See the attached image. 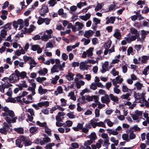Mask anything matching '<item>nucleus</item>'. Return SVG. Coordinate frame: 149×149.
<instances>
[{
  "instance_id": "obj_1",
  "label": "nucleus",
  "mask_w": 149,
  "mask_h": 149,
  "mask_svg": "<svg viewBox=\"0 0 149 149\" xmlns=\"http://www.w3.org/2000/svg\"><path fill=\"white\" fill-rule=\"evenodd\" d=\"M19 78L18 77L16 73L15 72L12 74L9 77H5L3 78V80L5 81L10 82L11 83H14L17 82L19 80Z\"/></svg>"
},
{
  "instance_id": "obj_2",
  "label": "nucleus",
  "mask_w": 149,
  "mask_h": 149,
  "mask_svg": "<svg viewBox=\"0 0 149 149\" xmlns=\"http://www.w3.org/2000/svg\"><path fill=\"white\" fill-rule=\"evenodd\" d=\"M49 12V9L48 6L45 4L42 5L41 8L39 10V13L40 15L44 17L46 14Z\"/></svg>"
},
{
  "instance_id": "obj_3",
  "label": "nucleus",
  "mask_w": 149,
  "mask_h": 149,
  "mask_svg": "<svg viewBox=\"0 0 149 149\" xmlns=\"http://www.w3.org/2000/svg\"><path fill=\"white\" fill-rule=\"evenodd\" d=\"M93 143L90 140L86 141L84 144V145H81L80 146V149H91L90 146Z\"/></svg>"
},
{
  "instance_id": "obj_4",
  "label": "nucleus",
  "mask_w": 149,
  "mask_h": 149,
  "mask_svg": "<svg viewBox=\"0 0 149 149\" xmlns=\"http://www.w3.org/2000/svg\"><path fill=\"white\" fill-rule=\"evenodd\" d=\"M101 100L103 103H105L108 104L110 102V100L109 95L106 94L104 96H102L101 98Z\"/></svg>"
},
{
  "instance_id": "obj_5",
  "label": "nucleus",
  "mask_w": 149,
  "mask_h": 149,
  "mask_svg": "<svg viewBox=\"0 0 149 149\" xmlns=\"http://www.w3.org/2000/svg\"><path fill=\"white\" fill-rule=\"evenodd\" d=\"M15 72L16 73L19 78L20 77L21 79H24L26 77V73L25 72L22 71L20 72L17 70H16L15 71Z\"/></svg>"
},
{
  "instance_id": "obj_6",
  "label": "nucleus",
  "mask_w": 149,
  "mask_h": 149,
  "mask_svg": "<svg viewBox=\"0 0 149 149\" xmlns=\"http://www.w3.org/2000/svg\"><path fill=\"white\" fill-rule=\"evenodd\" d=\"M94 32L91 30H89L86 31L84 34V36L87 38H89L90 36H92Z\"/></svg>"
},
{
  "instance_id": "obj_7",
  "label": "nucleus",
  "mask_w": 149,
  "mask_h": 149,
  "mask_svg": "<svg viewBox=\"0 0 149 149\" xmlns=\"http://www.w3.org/2000/svg\"><path fill=\"white\" fill-rule=\"evenodd\" d=\"M113 36L117 39L119 40L121 37L120 30L118 29H116L115 32L113 35Z\"/></svg>"
},
{
  "instance_id": "obj_8",
  "label": "nucleus",
  "mask_w": 149,
  "mask_h": 149,
  "mask_svg": "<svg viewBox=\"0 0 149 149\" xmlns=\"http://www.w3.org/2000/svg\"><path fill=\"white\" fill-rule=\"evenodd\" d=\"M74 76V75L71 72H68V74L66 75L65 77L68 80L70 81L73 79Z\"/></svg>"
},
{
  "instance_id": "obj_9",
  "label": "nucleus",
  "mask_w": 149,
  "mask_h": 149,
  "mask_svg": "<svg viewBox=\"0 0 149 149\" xmlns=\"http://www.w3.org/2000/svg\"><path fill=\"white\" fill-rule=\"evenodd\" d=\"M110 100L111 101L117 102L119 101L118 98L117 96H114L113 94L110 93L109 95Z\"/></svg>"
},
{
  "instance_id": "obj_10",
  "label": "nucleus",
  "mask_w": 149,
  "mask_h": 149,
  "mask_svg": "<svg viewBox=\"0 0 149 149\" xmlns=\"http://www.w3.org/2000/svg\"><path fill=\"white\" fill-rule=\"evenodd\" d=\"M109 65V62L108 61H105L102 65V69L101 70V72L103 73L107 71V66Z\"/></svg>"
},
{
  "instance_id": "obj_11",
  "label": "nucleus",
  "mask_w": 149,
  "mask_h": 149,
  "mask_svg": "<svg viewBox=\"0 0 149 149\" xmlns=\"http://www.w3.org/2000/svg\"><path fill=\"white\" fill-rule=\"evenodd\" d=\"M131 33L134 35L135 36H138L139 33V31H138L137 30L133 27H131L130 29Z\"/></svg>"
},
{
  "instance_id": "obj_12",
  "label": "nucleus",
  "mask_w": 149,
  "mask_h": 149,
  "mask_svg": "<svg viewBox=\"0 0 149 149\" xmlns=\"http://www.w3.org/2000/svg\"><path fill=\"white\" fill-rule=\"evenodd\" d=\"M88 137L90 139L89 140L91 141L93 143V141L95 140L96 138V134L94 132L92 133L90 135L88 136Z\"/></svg>"
},
{
  "instance_id": "obj_13",
  "label": "nucleus",
  "mask_w": 149,
  "mask_h": 149,
  "mask_svg": "<svg viewBox=\"0 0 149 149\" xmlns=\"http://www.w3.org/2000/svg\"><path fill=\"white\" fill-rule=\"evenodd\" d=\"M75 24H76V26L77 31H79L82 29L84 26V25L83 23L78 22H76Z\"/></svg>"
},
{
  "instance_id": "obj_14",
  "label": "nucleus",
  "mask_w": 149,
  "mask_h": 149,
  "mask_svg": "<svg viewBox=\"0 0 149 149\" xmlns=\"http://www.w3.org/2000/svg\"><path fill=\"white\" fill-rule=\"evenodd\" d=\"M2 81L4 82V83H3V84L4 85V88H9L10 87H11L13 86L10 83V82H8V81H4L3 80V78L2 79Z\"/></svg>"
},
{
  "instance_id": "obj_15",
  "label": "nucleus",
  "mask_w": 149,
  "mask_h": 149,
  "mask_svg": "<svg viewBox=\"0 0 149 149\" xmlns=\"http://www.w3.org/2000/svg\"><path fill=\"white\" fill-rule=\"evenodd\" d=\"M48 70L46 68H43L38 71V73L40 75H44L47 73Z\"/></svg>"
},
{
  "instance_id": "obj_16",
  "label": "nucleus",
  "mask_w": 149,
  "mask_h": 149,
  "mask_svg": "<svg viewBox=\"0 0 149 149\" xmlns=\"http://www.w3.org/2000/svg\"><path fill=\"white\" fill-rule=\"evenodd\" d=\"M115 17H111L107 19L106 22V24H108L109 23L113 24L115 21Z\"/></svg>"
},
{
  "instance_id": "obj_17",
  "label": "nucleus",
  "mask_w": 149,
  "mask_h": 149,
  "mask_svg": "<svg viewBox=\"0 0 149 149\" xmlns=\"http://www.w3.org/2000/svg\"><path fill=\"white\" fill-rule=\"evenodd\" d=\"M77 87V88H80L81 86H83L84 84L85 83L82 80L77 81L76 82Z\"/></svg>"
},
{
  "instance_id": "obj_18",
  "label": "nucleus",
  "mask_w": 149,
  "mask_h": 149,
  "mask_svg": "<svg viewBox=\"0 0 149 149\" xmlns=\"http://www.w3.org/2000/svg\"><path fill=\"white\" fill-rule=\"evenodd\" d=\"M136 39V36L135 35H132L130 37H127L125 38L126 40L128 42L134 41Z\"/></svg>"
},
{
  "instance_id": "obj_19",
  "label": "nucleus",
  "mask_w": 149,
  "mask_h": 149,
  "mask_svg": "<svg viewBox=\"0 0 149 149\" xmlns=\"http://www.w3.org/2000/svg\"><path fill=\"white\" fill-rule=\"evenodd\" d=\"M38 91L39 94H42L47 92V90L46 89H43L42 87L40 85L39 87Z\"/></svg>"
},
{
  "instance_id": "obj_20",
  "label": "nucleus",
  "mask_w": 149,
  "mask_h": 149,
  "mask_svg": "<svg viewBox=\"0 0 149 149\" xmlns=\"http://www.w3.org/2000/svg\"><path fill=\"white\" fill-rule=\"evenodd\" d=\"M93 48L90 47L88 50H86V52L87 53V55L88 57H90L93 56Z\"/></svg>"
},
{
  "instance_id": "obj_21",
  "label": "nucleus",
  "mask_w": 149,
  "mask_h": 149,
  "mask_svg": "<svg viewBox=\"0 0 149 149\" xmlns=\"http://www.w3.org/2000/svg\"><path fill=\"white\" fill-rule=\"evenodd\" d=\"M14 130L15 131L20 134H23L24 133V130L22 127L15 128Z\"/></svg>"
},
{
  "instance_id": "obj_22",
  "label": "nucleus",
  "mask_w": 149,
  "mask_h": 149,
  "mask_svg": "<svg viewBox=\"0 0 149 149\" xmlns=\"http://www.w3.org/2000/svg\"><path fill=\"white\" fill-rule=\"evenodd\" d=\"M80 68L81 69L87 70L88 69V65H85L84 62H81L80 63Z\"/></svg>"
},
{
  "instance_id": "obj_23",
  "label": "nucleus",
  "mask_w": 149,
  "mask_h": 149,
  "mask_svg": "<svg viewBox=\"0 0 149 149\" xmlns=\"http://www.w3.org/2000/svg\"><path fill=\"white\" fill-rule=\"evenodd\" d=\"M15 143L17 146L19 148H21L23 146V143L22 144V141L20 139H16Z\"/></svg>"
},
{
  "instance_id": "obj_24",
  "label": "nucleus",
  "mask_w": 149,
  "mask_h": 149,
  "mask_svg": "<svg viewBox=\"0 0 149 149\" xmlns=\"http://www.w3.org/2000/svg\"><path fill=\"white\" fill-rule=\"evenodd\" d=\"M149 59V55L148 56H143L141 57V61L142 63H146V61Z\"/></svg>"
},
{
  "instance_id": "obj_25",
  "label": "nucleus",
  "mask_w": 149,
  "mask_h": 149,
  "mask_svg": "<svg viewBox=\"0 0 149 149\" xmlns=\"http://www.w3.org/2000/svg\"><path fill=\"white\" fill-rule=\"evenodd\" d=\"M130 132V135H129V139H135L136 137V135L134 134V132L131 130H129Z\"/></svg>"
},
{
  "instance_id": "obj_26",
  "label": "nucleus",
  "mask_w": 149,
  "mask_h": 149,
  "mask_svg": "<svg viewBox=\"0 0 149 149\" xmlns=\"http://www.w3.org/2000/svg\"><path fill=\"white\" fill-rule=\"evenodd\" d=\"M45 132L47 134V135L49 136H51L52 135V133L51 132L52 131L51 130L49 129L47 126L45 127Z\"/></svg>"
},
{
  "instance_id": "obj_27",
  "label": "nucleus",
  "mask_w": 149,
  "mask_h": 149,
  "mask_svg": "<svg viewBox=\"0 0 149 149\" xmlns=\"http://www.w3.org/2000/svg\"><path fill=\"white\" fill-rule=\"evenodd\" d=\"M36 124L39 126L42 127H45L47 126V123L46 122H44L43 123H41L39 121H38L36 123Z\"/></svg>"
},
{
  "instance_id": "obj_28",
  "label": "nucleus",
  "mask_w": 149,
  "mask_h": 149,
  "mask_svg": "<svg viewBox=\"0 0 149 149\" xmlns=\"http://www.w3.org/2000/svg\"><path fill=\"white\" fill-rule=\"evenodd\" d=\"M59 77L58 75H56L54 78H52L51 83L54 84H56L57 83V81L59 79Z\"/></svg>"
},
{
  "instance_id": "obj_29",
  "label": "nucleus",
  "mask_w": 149,
  "mask_h": 149,
  "mask_svg": "<svg viewBox=\"0 0 149 149\" xmlns=\"http://www.w3.org/2000/svg\"><path fill=\"white\" fill-rule=\"evenodd\" d=\"M81 41L82 42H84V45H87L90 42L91 40L89 39L83 38H82Z\"/></svg>"
},
{
  "instance_id": "obj_30",
  "label": "nucleus",
  "mask_w": 149,
  "mask_h": 149,
  "mask_svg": "<svg viewBox=\"0 0 149 149\" xmlns=\"http://www.w3.org/2000/svg\"><path fill=\"white\" fill-rule=\"evenodd\" d=\"M134 97L136 100H139L140 99H142V96L139 94V93H136V92H134Z\"/></svg>"
},
{
  "instance_id": "obj_31",
  "label": "nucleus",
  "mask_w": 149,
  "mask_h": 149,
  "mask_svg": "<svg viewBox=\"0 0 149 149\" xmlns=\"http://www.w3.org/2000/svg\"><path fill=\"white\" fill-rule=\"evenodd\" d=\"M134 85L136 86L137 90H140L143 84L137 81L134 84Z\"/></svg>"
},
{
  "instance_id": "obj_32",
  "label": "nucleus",
  "mask_w": 149,
  "mask_h": 149,
  "mask_svg": "<svg viewBox=\"0 0 149 149\" xmlns=\"http://www.w3.org/2000/svg\"><path fill=\"white\" fill-rule=\"evenodd\" d=\"M7 31V30H6V29H4L1 31V35L3 38H5L6 36Z\"/></svg>"
},
{
  "instance_id": "obj_33",
  "label": "nucleus",
  "mask_w": 149,
  "mask_h": 149,
  "mask_svg": "<svg viewBox=\"0 0 149 149\" xmlns=\"http://www.w3.org/2000/svg\"><path fill=\"white\" fill-rule=\"evenodd\" d=\"M38 130V128L35 126L31 127L29 129L30 132L32 134L36 132Z\"/></svg>"
},
{
  "instance_id": "obj_34",
  "label": "nucleus",
  "mask_w": 149,
  "mask_h": 149,
  "mask_svg": "<svg viewBox=\"0 0 149 149\" xmlns=\"http://www.w3.org/2000/svg\"><path fill=\"white\" fill-rule=\"evenodd\" d=\"M57 66L55 65H53V67L51 69V72L52 73H54L55 72H58V70L57 69Z\"/></svg>"
},
{
  "instance_id": "obj_35",
  "label": "nucleus",
  "mask_w": 149,
  "mask_h": 149,
  "mask_svg": "<svg viewBox=\"0 0 149 149\" xmlns=\"http://www.w3.org/2000/svg\"><path fill=\"white\" fill-rule=\"evenodd\" d=\"M49 38V36L46 34H44L41 37V39L45 41H47Z\"/></svg>"
},
{
  "instance_id": "obj_36",
  "label": "nucleus",
  "mask_w": 149,
  "mask_h": 149,
  "mask_svg": "<svg viewBox=\"0 0 149 149\" xmlns=\"http://www.w3.org/2000/svg\"><path fill=\"white\" fill-rule=\"evenodd\" d=\"M50 6H54L56 3V0H50L48 2Z\"/></svg>"
},
{
  "instance_id": "obj_37",
  "label": "nucleus",
  "mask_w": 149,
  "mask_h": 149,
  "mask_svg": "<svg viewBox=\"0 0 149 149\" xmlns=\"http://www.w3.org/2000/svg\"><path fill=\"white\" fill-rule=\"evenodd\" d=\"M40 45H31V50L33 51H36L39 48Z\"/></svg>"
},
{
  "instance_id": "obj_38",
  "label": "nucleus",
  "mask_w": 149,
  "mask_h": 149,
  "mask_svg": "<svg viewBox=\"0 0 149 149\" xmlns=\"http://www.w3.org/2000/svg\"><path fill=\"white\" fill-rule=\"evenodd\" d=\"M44 18H42L40 17H39L37 23L39 25H41L44 22Z\"/></svg>"
},
{
  "instance_id": "obj_39",
  "label": "nucleus",
  "mask_w": 149,
  "mask_h": 149,
  "mask_svg": "<svg viewBox=\"0 0 149 149\" xmlns=\"http://www.w3.org/2000/svg\"><path fill=\"white\" fill-rule=\"evenodd\" d=\"M46 79V78L45 77H38L36 78V81L40 83H41L42 81H45Z\"/></svg>"
},
{
  "instance_id": "obj_40",
  "label": "nucleus",
  "mask_w": 149,
  "mask_h": 149,
  "mask_svg": "<svg viewBox=\"0 0 149 149\" xmlns=\"http://www.w3.org/2000/svg\"><path fill=\"white\" fill-rule=\"evenodd\" d=\"M55 145L54 143H50L47 144L46 147V149H52V147Z\"/></svg>"
},
{
  "instance_id": "obj_41",
  "label": "nucleus",
  "mask_w": 149,
  "mask_h": 149,
  "mask_svg": "<svg viewBox=\"0 0 149 149\" xmlns=\"http://www.w3.org/2000/svg\"><path fill=\"white\" fill-rule=\"evenodd\" d=\"M90 88L94 90L96 89L97 86L96 83L94 82L92 83L90 86Z\"/></svg>"
},
{
  "instance_id": "obj_42",
  "label": "nucleus",
  "mask_w": 149,
  "mask_h": 149,
  "mask_svg": "<svg viewBox=\"0 0 149 149\" xmlns=\"http://www.w3.org/2000/svg\"><path fill=\"white\" fill-rule=\"evenodd\" d=\"M97 3V6L95 7V11H97L100 10L102 7V5L101 4L99 3L98 2Z\"/></svg>"
},
{
  "instance_id": "obj_43",
  "label": "nucleus",
  "mask_w": 149,
  "mask_h": 149,
  "mask_svg": "<svg viewBox=\"0 0 149 149\" xmlns=\"http://www.w3.org/2000/svg\"><path fill=\"white\" fill-rule=\"evenodd\" d=\"M107 121V123L108 126L110 127H111L113 126V123L109 119H105L104 121V123H105Z\"/></svg>"
},
{
  "instance_id": "obj_44",
  "label": "nucleus",
  "mask_w": 149,
  "mask_h": 149,
  "mask_svg": "<svg viewBox=\"0 0 149 149\" xmlns=\"http://www.w3.org/2000/svg\"><path fill=\"white\" fill-rule=\"evenodd\" d=\"M93 21L95 25H97L98 24L100 23V20L96 17H94L93 18Z\"/></svg>"
},
{
  "instance_id": "obj_45",
  "label": "nucleus",
  "mask_w": 149,
  "mask_h": 149,
  "mask_svg": "<svg viewBox=\"0 0 149 149\" xmlns=\"http://www.w3.org/2000/svg\"><path fill=\"white\" fill-rule=\"evenodd\" d=\"M149 12V8L147 6H145L144 8V10L142 11V13L146 14Z\"/></svg>"
},
{
  "instance_id": "obj_46",
  "label": "nucleus",
  "mask_w": 149,
  "mask_h": 149,
  "mask_svg": "<svg viewBox=\"0 0 149 149\" xmlns=\"http://www.w3.org/2000/svg\"><path fill=\"white\" fill-rule=\"evenodd\" d=\"M109 139H105L104 141V145L107 148L110 144V143L109 142Z\"/></svg>"
},
{
  "instance_id": "obj_47",
  "label": "nucleus",
  "mask_w": 149,
  "mask_h": 149,
  "mask_svg": "<svg viewBox=\"0 0 149 149\" xmlns=\"http://www.w3.org/2000/svg\"><path fill=\"white\" fill-rule=\"evenodd\" d=\"M122 68L123 70V72L125 73L127 71V64H125V65H123L122 66Z\"/></svg>"
},
{
  "instance_id": "obj_48",
  "label": "nucleus",
  "mask_w": 149,
  "mask_h": 149,
  "mask_svg": "<svg viewBox=\"0 0 149 149\" xmlns=\"http://www.w3.org/2000/svg\"><path fill=\"white\" fill-rule=\"evenodd\" d=\"M104 122L102 121H100L99 122H97V126L98 127H102L106 128V126L104 123Z\"/></svg>"
},
{
  "instance_id": "obj_49",
  "label": "nucleus",
  "mask_w": 149,
  "mask_h": 149,
  "mask_svg": "<svg viewBox=\"0 0 149 149\" xmlns=\"http://www.w3.org/2000/svg\"><path fill=\"white\" fill-rule=\"evenodd\" d=\"M122 138L123 139L127 141H129V140L128 139V136L127 134H123L122 135Z\"/></svg>"
},
{
  "instance_id": "obj_50",
  "label": "nucleus",
  "mask_w": 149,
  "mask_h": 149,
  "mask_svg": "<svg viewBox=\"0 0 149 149\" xmlns=\"http://www.w3.org/2000/svg\"><path fill=\"white\" fill-rule=\"evenodd\" d=\"M111 73L113 74V75L115 76L116 75H119V72L118 71H116L115 69H113L111 72Z\"/></svg>"
},
{
  "instance_id": "obj_51",
  "label": "nucleus",
  "mask_w": 149,
  "mask_h": 149,
  "mask_svg": "<svg viewBox=\"0 0 149 149\" xmlns=\"http://www.w3.org/2000/svg\"><path fill=\"white\" fill-rule=\"evenodd\" d=\"M11 23H8L3 27V28L6 29V30H7V28L11 29Z\"/></svg>"
},
{
  "instance_id": "obj_52",
  "label": "nucleus",
  "mask_w": 149,
  "mask_h": 149,
  "mask_svg": "<svg viewBox=\"0 0 149 149\" xmlns=\"http://www.w3.org/2000/svg\"><path fill=\"white\" fill-rule=\"evenodd\" d=\"M142 101L145 102V104L146 107L147 108H149V102L146 100L144 98H142Z\"/></svg>"
},
{
  "instance_id": "obj_53",
  "label": "nucleus",
  "mask_w": 149,
  "mask_h": 149,
  "mask_svg": "<svg viewBox=\"0 0 149 149\" xmlns=\"http://www.w3.org/2000/svg\"><path fill=\"white\" fill-rule=\"evenodd\" d=\"M51 20V19L48 18H45L44 22L45 23L46 25H48L49 24Z\"/></svg>"
},
{
  "instance_id": "obj_54",
  "label": "nucleus",
  "mask_w": 149,
  "mask_h": 149,
  "mask_svg": "<svg viewBox=\"0 0 149 149\" xmlns=\"http://www.w3.org/2000/svg\"><path fill=\"white\" fill-rule=\"evenodd\" d=\"M130 95L129 93H127L126 94L123 95L121 96V98H122L127 99L129 97Z\"/></svg>"
},
{
  "instance_id": "obj_55",
  "label": "nucleus",
  "mask_w": 149,
  "mask_h": 149,
  "mask_svg": "<svg viewBox=\"0 0 149 149\" xmlns=\"http://www.w3.org/2000/svg\"><path fill=\"white\" fill-rule=\"evenodd\" d=\"M100 110L96 108L95 110V117H99L100 116Z\"/></svg>"
},
{
  "instance_id": "obj_56",
  "label": "nucleus",
  "mask_w": 149,
  "mask_h": 149,
  "mask_svg": "<svg viewBox=\"0 0 149 149\" xmlns=\"http://www.w3.org/2000/svg\"><path fill=\"white\" fill-rule=\"evenodd\" d=\"M29 80L30 81L29 82L31 84V85L32 86V87L33 89H35L36 87V84L35 83L32 82L34 81V80L31 79L30 80V79H29Z\"/></svg>"
},
{
  "instance_id": "obj_57",
  "label": "nucleus",
  "mask_w": 149,
  "mask_h": 149,
  "mask_svg": "<svg viewBox=\"0 0 149 149\" xmlns=\"http://www.w3.org/2000/svg\"><path fill=\"white\" fill-rule=\"evenodd\" d=\"M133 49L131 47H129L127 50V55L129 56L130 55V53L133 52Z\"/></svg>"
},
{
  "instance_id": "obj_58",
  "label": "nucleus",
  "mask_w": 149,
  "mask_h": 149,
  "mask_svg": "<svg viewBox=\"0 0 149 149\" xmlns=\"http://www.w3.org/2000/svg\"><path fill=\"white\" fill-rule=\"evenodd\" d=\"M38 5V1H35L34 3V5L32 6L31 8H30V9H31V10L34 9L35 7H37Z\"/></svg>"
},
{
  "instance_id": "obj_59",
  "label": "nucleus",
  "mask_w": 149,
  "mask_h": 149,
  "mask_svg": "<svg viewBox=\"0 0 149 149\" xmlns=\"http://www.w3.org/2000/svg\"><path fill=\"white\" fill-rule=\"evenodd\" d=\"M12 92L11 88H9L8 91L6 93V95L10 97L12 96Z\"/></svg>"
},
{
  "instance_id": "obj_60",
  "label": "nucleus",
  "mask_w": 149,
  "mask_h": 149,
  "mask_svg": "<svg viewBox=\"0 0 149 149\" xmlns=\"http://www.w3.org/2000/svg\"><path fill=\"white\" fill-rule=\"evenodd\" d=\"M57 90L58 92V93L59 94H61L63 93V89L61 86H59L57 88Z\"/></svg>"
},
{
  "instance_id": "obj_61",
  "label": "nucleus",
  "mask_w": 149,
  "mask_h": 149,
  "mask_svg": "<svg viewBox=\"0 0 149 149\" xmlns=\"http://www.w3.org/2000/svg\"><path fill=\"white\" fill-rule=\"evenodd\" d=\"M31 57L30 56H24L23 57V59L24 61L26 62L28 61L31 59Z\"/></svg>"
},
{
  "instance_id": "obj_62",
  "label": "nucleus",
  "mask_w": 149,
  "mask_h": 149,
  "mask_svg": "<svg viewBox=\"0 0 149 149\" xmlns=\"http://www.w3.org/2000/svg\"><path fill=\"white\" fill-rule=\"evenodd\" d=\"M8 115L12 118L13 117L15 116L14 112L12 110L9 111L8 112Z\"/></svg>"
},
{
  "instance_id": "obj_63",
  "label": "nucleus",
  "mask_w": 149,
  "mask_h": 149,
  "mask_svg": "<svg viewBox=\"0 0 149 149\" xmlns=\"http://www.w3.org/2000/svg\"><path fill=\"white\" fill-rule=\"evenodd\" d=\"M71 146L74 148H78L79 145L77 143H73L71 144Z\"/></svg>"
},
{
  "instance_id": "obj_64",
  "label": "nucleus",
  "mask_w": 149,
  "mask_h": 149,
  "mask_svg": "<svg viewBox=\"0 0 149 149\" xmlns=\"http://www.w3.org/2000/svg\"><path fill=\"white\" fill-rule=\"evenodd\" d=\"M68 56L65 53H63L62 55V58L65 61H66L68 59Z\"/></svg>"
}]
</instances>
